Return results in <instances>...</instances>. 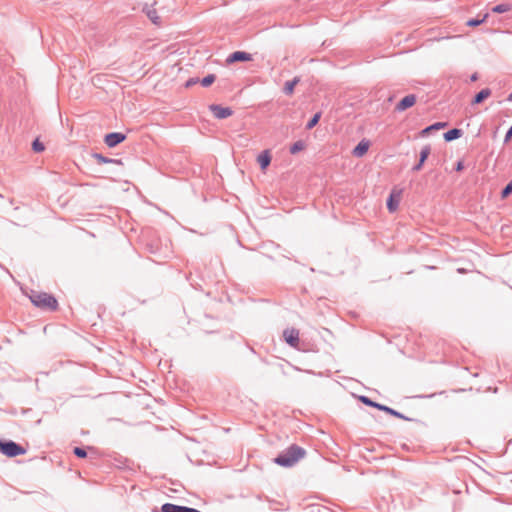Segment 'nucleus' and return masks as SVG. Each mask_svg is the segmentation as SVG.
Returning <instances> with one entry per match:
<instances>
[{"instance_id":"nucleus-24","label":"nucleus","mask_w":512,"mask_h":512,"mask_svg":"<svg viewBox=\"0 0 512 512\" xmlns=\"http://www.w3.org/2000/svg\"><path fill=\"white\" fill-rule=\"evenodd\" d=\"M32 148L35 152H42L45 149L43 143H41L38 139L34 140Z\"/></svg>"},{"instance_id":"nucleus-18","label":"nucleus","mask_w":512,"mask_h":512,"mask_svg":"<svg viewBox=\"0 0 512 512\" xmlns=\"http://www.w3.org/2000/svg\"><path fill=\"white\" fill-rule=\"evenodd\" d=\"M446 123H443V122H438V123H435L427 128H425L424 130H422L421 134L422 135H426L428 133H430L431 131L433 130H440V129H443L444 127H446Z\"/></svg>"},{"instance_id":"nucleus-22","label":"nucleus","mask_w":512,"mask_h":512,"mask_svg":"<svg viewBox=\"0 0 512 512\" xmlns=\"http://www.w3.org/2000/svg\"><path fill=\"white\" fill-rule=\"evenodd\" d=\"M512 193V180L506 185L501 192V198L506 199Z\"/></svg>"},{"instance_id":"nucleus-26","label":"nucleus","mask_w":512,"mask_h":512,"mask_svg":"<svg viewBox=\"0 0 512 512\" xmlns=\"http://www.w3.org/2000/svg\"><path fill=\"white\" fill-rule=\"evenodd\" d=\"M74 454L79 458H85L87 456L86 451L80 447L74 448Z\"/></svg>"},{"instance_id":"nucleus-29","label":"nucleus","mask_w":512,"mask_h":512,"mask_svg":"<svg viewBox=\"0 0 512 512\" xmlns=\"http://www.w3.org/2000/svg\"><path fill=\"white\" fill-rule=\"evenodd\" d=\"M375 408L386 412L389 407H387L385 405H382V404H379V403H376Z\"/></svg>"},{"instance_id":"nucleus-14","label":"nucleus","mask_w":512,"mask_h":512,"mask_svg":"<svg viewBox=\"0 0 512 512\" xmlns=\"http://www.w3.org/2000/svg\"><path fill=\"white\" fill-rule=\"evenodd\" d=\"M429 154H430V147L429 146H426V147H424L421 150V152H420V160H419L418 165L415 167V170H420L421 169L423 163L425 162V160L427 159Z\"/></svg>"},{"instance_id":"nucleus-32","label":"nucleus","mask_w":512,"mask_h":512,"mask_svg":"<svg viewBox=\"0 0 512 512\" xmlns=\"http://www.w3.org/2000/svg\"><path fill=\"white\" fill-rule=\"evenodd\" d=\"M508 100L512 101V93L508 96Z\"/></svg>"},{"instance_id":"nucleus-28","label":"nucleus","mask_w":512,"mask_h":512,"mask_svg":"<svg viewBox=\"0 0 512 512\" xmlns=\"http://www.w3.org/2000/svg\"><path fill=\"white\" fill-rule=\"evenodd\" d=\"M512 138V126L509 128V130L507 131L506 135H505V142H508L510 139Z\"/></svg>"},{"instance_id":"nucleus-25","label":"nucleus","mask_w":512,"mask_h":512,"mask_svg":"<svg viewBox=\"0 0 512 512\" xmlns=\"http://www.w3.org/2000/svg\"><path fill=\"white\" fill-rule=\"evenodd\" d=\"M359 400L364 403L365 405L367 406H371V407H374L375 408V405H376V402L370 400L368 397L366 396H359Z\"/></svg>"},{"instance_id":"nucleus-20","label":"nucleus","mask_w":512,"mask_h":512,"mask_svg":"<svg viewBox=\"0 0 512 512\" xmlns=\"http://www.w3.org/2000/svg\"><path fill=\"white\" fill-rule=\"evenodd\" d=\"M511 10V6L509 4H499L493 7L492 11L495 13H504Z\"/></svg>"},{"instance_id":"nucleus-30","label":"nucleus","mask_w":512,"mask_h":512,"mask_svg":"<svg viewBox=\"0 0 512 512\" xmlns=\"http://www.w3.org/2000/svg\"><path fill=\"white\" fill-rule=\"evenodd\" d=\"M463 169V163L462 162H458L457 166H456V170L457 171H461Z\"/></svg>"},{"instance_id":"nucleus-7","label":"nucleus","mask_w":512,"mask_h":512,"mask_svg":"<svg viewBox=\"0 0 512 512\" xmlns=\"http://www.w3.org/2000/svg\"><path fill=\"white\" fill-rule=\"evenodd\" d=\"M210 110L213 115L218 119H224L230 117L233 114V111L228 107H222L220 105H211Z\"/></svg>"},{"instance_id":"nucleus-10","label":"nucleus","mask_w":512,"mask_h":512,"mask_svg":"<svg viewBox=\"0 0 512 512\" xmlns=\"http://www.w3.org/2000/svg\"><path fill=\"white\" fill-rule=\"evenodd\" d=\"M155 4H156V2H154V4L152 6L146 7L144 9V12L153 24L160 25L161 17L159 15L157 9L155 8Z\"/></svg>"},{"instance_id":"nucleus-31","label":"nucleus","mask_w":512,"mask_h":512,"mask_svg":"<svg viewBox=\"0 0 512 512\" xmlns=\"http://www.w3.org/2000/svg\"><path fill=\"white\" fill-rule=\"evenodd\" d=\"M195 83H196V81H195V80H189V81H187V83H186V87H190L192 84H195Z\"/></svg>"},{"instance_id":"nucleus-9","label":"nucleus","mask_w":512,"mask_h":512,"mask_svg":"<svg viewBox=\"0 0 512 512\" xmlns=\"http://www.w3.org/2000/svg\"><path fill=\"white\" fill-rule=\"evenodd\" d=\"M126 136L122 133H109L105 136V144L108 147H115L125 140Z\"/></svg>"},{"instance_id":"nucleus-8","label":"nucleus","mask_w":512,"mask_h":512,"mask_svg":"<svg viewBox=\"0 0 512 512\" xmlns=\"http://www.w3.org/2000/svg\"><path fill=\"white\" fill-rule=\"evenodd\" d=\"M416 103V96L414 94H409L405 96L395 107V109L399 112H402Z\"/></svg>"},{"instance_id":"nucleus-5","label":"nucleus","mask_w":512,"mask_h":512,"mask_svg":"<svg viewBox=\"0 0 512 512\" xmlns=\"http://www.w3.org/2000/svg\"><path fill=\"white\" fill-rule=\"evenodd\" d=\"M285 341L292 347L296 348L299 344V331L295 328L285 329L283 332Z\"/></svg>"},{"instance_id":"nucleus-4","label":"nucleus","mask_w":512,"mask_h":512,"mask_svg":"<svg viewBox=\"0 0 512 512\" xmlns=\"http://www.w3.org/2000/svg\"><path fill=\"white\" fill-rule=\"evenodd\" d=\"M403 195V190L397 187H394L390 195L387 199V209L390 213H394L398 210L399 204L401 202Z\"/></svg>"},{"instance_id":"nucleus-12","label":"nucleus","mask_w":512,"mask_h":512,"mask_svg":"<svg viewBox=\"0 0 512 512\" xmlns=\"http://www.w3.org/2000/svg\"><path fill=\"white\" fill-rule=\"evenodd\" d=\"M368 149H369V142L366 140H362L353 149L352 153L355 157H362L367 153Z\"/></svg>"},{"instance_id":"nucleus-27","label":"nucleus","mask_w":512,"mask_h":512,"mask_svg":"<svg viewBox=\"0 0 512 512\" xmlns=\"http://www.w3.org/2000/svg\"><path fill=\"white\" fill-rule=\"evenodd\" d=\"M386 413L390 414V415H393L397 418H404V416L402 414H400L399 412L391 409L390 407L387 409Z\"/></svg>"},{"instance_id":"nucleus-3","label":"nucleus","mask_w":512,"mask_h":512,"mask_svg":"<svg viewBox=\"0 0 512 512\" xmlns=\"http://www.w3.org/2000/svg\"><path fill=\"white\" fill-rule=\"evenodd\" d=\"M0 452L7 457H16L26 453V450L13 441H1L0 440Z\"/></svg>"},{"instance_id":"nucleus-16","label":"nucleus","mask_w":512,"mask_h":512,"mask_svg":"<svg viewBox=\"0 0 512 512\" xmlns=\"http://www.w3.org/2000/svg\"><path fill=\"white\" fill-rule=\"evenodd\" d=\"M305 148H306L305 142L302 140H298L290 146V153L297 154L298 152L303 151Z\"/></svg>"},{"instance_id":"nucleus-21","label":"nucleus","mask_w":512,"mask_h":512,"mask_svg":"<svg viewBox=\"0 0 512 512\" xmlns=\"http://www.w3.org/2000/svg\"><path fill=\"white\" fill-rule=\"evenodd\" d=\"M488 18V14H485L482 19H470L467 21V26L475 27L478 26L486 21Z\"/></svg>"},{"instance_id":"nucleus-17","label":"nucleus","mask_w":512,"mask_h":512,"mask_svg":"<svg viewBox=\"0 0 512 512\" xmlns=\"http://www.w3.org/2000/svg\"><path fill=\"white\" fill-rule=\"evenodd\" d=\"M298 82H299L298 78H294L291 81H287L285 83V86H284L285 93L288 94V95H292L293 92H294V88H295V86L297 85Z\"/></svg>"},{"instance_id":"nucleus-15","label":"nucleus","mask_w":512,"mask_h":512,"mask_svg":"<svg viewBox=\"0 0 512 512\" xmlns=\"http://www.w3.org/2000/svg\"><path fill=\"white\" fill-rule=\"evenodd\" d=\"M462 135V132L460 129H451L448 132L444 134V139L446 141H452L454 139L459 138Z\"/></svg>"},{"instance_id":"nucleus-23","label":"nucleus","mask_w":512,"mask_h":512,"mask_svg":"<svg viewBox=\"0 0 512 512\" xmlns=\"http://www.w3.org/2000/svg\"><path fill=\"white\" fill-rule=\"evenodd\" d=\"M215 81V76L213 74H210V75H207L206 77H204L201 81V84L204 86V87H208L210 86L213 82Z\"/></svg>"},{"instance_id":"nucleus-11","label":"nucleus","mask_w":512,"mask_h":512,"mask_svg":"<svg viewBox=\"0 0 512 512\" xmlns=\"http://www.w3.org/2000/svg\"><path fill=\"white\" fill-rule=\"evenodd\" d=\"M251 60H252L251 54L246 53L244 51H236V52L232 53L229 56V58L227 59V61L229 63H233L236 61H251Z\"/></svg>"},{"instance_id":"nucleus-13","label":"nucleus","mask_w":512,"mask_h":512,"mask_svg":"<svg viewBox=\"0 0 512 512\" xmlns=\"http://www.w3.org/2000/svg\"><path fill=\"white\" fill-rule=\"evenodd\" d=\"M491 95V90L488 88L482 89L479 93H477L472 101V104H479Z\"/></svg>"},{"instance_id":"nucleus-19","label":"nucleus","mask_w":512,"mask_h":512,"mask_svg":"<svg viewBox=\"0 0 512 512\" xmlns=\"http://www.w3.org/2000/svg\"><path fill=\"white\" fill-rule=\"evenodd\" d=\"M320 118H321V113H320V112L316 113V114H315V115H314V116L309 120V122L307 123L306 128H307L308 130H310V129H312L313 127H315V126L318 124V122H319Z\"/></svg>"},{"instance_id":"nucleus-6","label":"nucleus","mask_w":512,"mask_h":512,"mask_svg":"<svg viewBox=\"0 0 512 512\" xmlns=\"http://www.w3.org/2000/svg\"><path fill=\"white\" fill-rule=\"evenodd\" d=\"M256 160H257V163L259 164L262 172L265 173L271 163V160H272V155H271L270 150H268V149L263 150L257 156Z\"/></svg>"},{"instance_id":"nucleus-1","label":"nucleus","mask_w":512,"mask_h":512,"mask_svg":"<svg viewBox=\"0 0 512 512\" xmlns=\"http://www.w3.org/2000/svg\"><path fill=\"white\" fill-rule=\"evenodd\" d=\"M306 452L297 445H291L282 454L274 459V462L283 467H292L300 459L304 458Z\"/></svg>"},{"instance_id":"nucleus-2","label":"nucleus","mask_w":512,"mask_h":512,"mask_svg":"<svg viewBox=\"0 0 512 512\" xmlns=\"http://www.w3.org/2000/svg\"><path fill=\"white\" fill-rule=\"evenodd\" d=\"M31 302L38 308L55 311L58 308V302L54 296L46 292H32L29 295Z\"/></svg>"}]
</instances>
